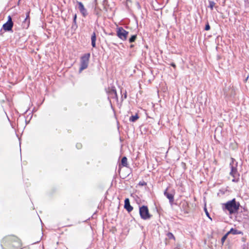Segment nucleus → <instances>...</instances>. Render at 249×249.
Here are the masks:
<instances>
[{
    "label": "nucleus",
    "instance_id": "nucleus-7",
    "mask_svg": "<svg viewBox=\"0 0 249 249\" xmlns=\"http://www.w3.org/2000/svg\"><path fill=\"white\" fill-rule=\"evenodd\" d=\"M44 138H45V130L43 133L42 130H38L37 133L36 140L39 147H41L43 144Z\"/></svg>",
    "mask_w": 249,
    "mask_h": 249
},
{
    "label": "nucleus",
    "instance_id": "nucleus-22",
    "mask_svg": "<svg viewBox=\"0 0 249 249\" xmlns=\"http://www.w3.org/2000/svg\"><path fill=\"white\" fill-rule=\"evenodd\" d=\"M229 234H228V232L225 234L221 238V242L222 244L225 242V240L227 239V236Z\"/></svg>",
    "mask_w": 249,
    "mask_h": 249
},
{
    "label": "nucleus",
    "instance_id": "nucleus-13",
    "mask_svg": "<svg viewBox=\"0 0 249 249\" xmlns=\"http://www.w3.org/2000/svg\"><path fill=\"white\" fill-rule=\"evenodd\" d=\"M228 234H232L233 235L236 234H243L242 231H238L235 229L231 228L229 231L228 232Z\"/></svg>",
    "mask_w": 249,
    "mask_h": 249
},
{
    "label": "nucleus",
    "instance_id": "nucleus-25",
    "mask_svg": "<svg viewBox=\"0 0 249 249\" xmlns=\"http://www.w3.org/2000/svg\"><path fill=\"white\" fill-rule=\"evenodd\" d=\"M76 147H77V149H80L82 148V145L81 143H77L76 145Z\"/></svg>",
    "mask_w": 249,
    "mask_h": 249
},
{
    "label": "nucleus",
    "instance_id": "nucleus-8",
    "mask_svg": "<svg viewBox=\"0 0 249 249\" xmlns=\"http://www.w3.org/2000/svg\"><path fill=\"white\" fill-rule=\"evenodd\" d=\"M13 26V22L12 18L10 16L8 17V21L3 25V29L5 31H10L12 30Z\"/></svg>",
    "mask_w": 249,
    "mask_h": 249
},
{
    "label": "nucleus",
    "instance_id": "nucleus-18",
    "mask_svg": "<svg viewBox=\"0 0 249 249\" xmlns=\"http://www.w3.org/2000/svg\"><path fill=\"white\" fill-rule=\"evenodd\" d=\"M139 118V116L137 114L135 115L131 116L129 118V121L132 122H135Z\"/></svg>",
    "mask_w": 249,
    "mask_h": 249
},
{
    "label": "nucleus",
    "instance_id": "nucleus-16",
    "mask_svg": "<svg viewBox=\"0 0 249 249\" xmlns=\"http://www.w3.org/2000/svg\"><path fill=\"white\" fill-rule=\"evenodd\" d=\"M127 158L125 157H124L121 160V164L124 167H127Z\"/></svg>",
    "mask_w": 249,
    "mask_h": 249
},
{
    "label": "nucleus",
    "instance_id": "nucleus-19",
    "mask_svg": "<svg viewBox=\"0 0 249 249\" xmlns=\"http://www.w3.org/2000/svg\"><path fill=\"white\" fill-rule=\"evenodd\" d=\"M136 38H137L136 35H132L131 36V37L129 39V42L130 43H132V42H134L135 41Z\"/></svg>",
    "mask_w": 249,
    "mask_h": 249
},
{
    "label": "nucleus",
    "instance_id": "nucleus-26",
    "mask_svg": "<svg viewBox=\"0 0 249 249\" xmlns=\"http://www.w3.org/2000/svg\"><path fill=\"white\" fill-rule=\"evenodd\" d=\"M124 98V99H126L127 98V94H126V91H125V92L124 93V96L123 97V96H122V98Z\"/></svg>",
    "mask_w": 249,
    "mask_h": 249
},
{
    "label": "nucleus",
    "instance_id": "nucleus-4",
    "mask_svg": "<svg viewBox=\"0 0 249 249\" xmlns=\"http://www.w3.org/2000/svg\"><path fill=\"white\" fill-rule=\"evenodd\" d=\"M90 56V53H87L81 56L80 58V67L79 70V72H81L84 70L88 68Z\"/></svg>",
    "mask_w": 249,
    "mask_h": 249
},
{
    "label": "nucleus",
    "instance_id": "nucleus-21",
    "mask_svg": "<svg viewBox=\"0 0 249 249\" xmlns=\"http://www.w3.org/2000/svg\"><path fill=\"white\" fill-rule=\"evenodd\" d=\"M167 236L169 239H174L175 240V237H174V235L171 232H168L167 234Z\"/></svg>",
    "mask_w": 249,
    "mask_h": 249
},
{
    "label": "nucleus",
    "instance_id": "nucleus-15",
    "mask_svg": "<svg viewBox=\"0 0 249 249\" xmlns=\"http://www.w3.org/2000/svg\"><path fill=\"white\" fill-rule=\"evenodd\" d=\"M76 18H77V15L76 14H75L73 16V23L72 25V28H77L78 26L76 23Z\"/></svg>",
    "mask_w": 249,
    "mask_h": 249
},
{
    "label": "nucleus",
    "instance_id": "nucleus-10",
    "mask_svg": "<svg viewBox=\"0 0 249 249\" xmlns=\"http://www.w3.org/2000/svg\"><path fill=\"white\" fill-rule=\"evenodd\" d=\"M77 3L78 5V8L80 12H81L82 15L83 16V17H85L87 15L88 13H87V11L84 7L83 4L80 1H77Z\"/></svg>",
    "mask_w": 249,
    "mask_h": 249
},
{
    "label": "nucleus",
    "instance_id": "nucleus-6",
    "mask_svg": "<svg viewBox=\"0 0 249 249\" xmlns=\"http://www.w3.org/2000/svg\"><path fill=\"white\" fill-rule=\"evenodd\" d=\"M128 34L129 32L125 30L122 27L117 28L116 35L117 36L123 41L126 40Z\"/></svg>",
    "mask_w": 249,
    "mask_h": 249
},
{
    "label": "nucleus",
    "instance_id": "nucleus-20",
    "mask_svg": "<svg viewBox=\"0 0 249 249\" xmlns=\"http://www.w3.org/2000/svg\"><path fill=\"white\" fill-rule=\"evenodd\" d=\"M209 7L212 10H213V7L215 5V2L213 1H209Z\"/></svg>",
    "mask_w": 249,
    "mask_h": 249
},
{
    "label": "nucleus",
    "instance_id": "nucleus-9",
    "mask_svg": "<svg viewBox=\"0 0 249 249\" xmlns=\"http://www.w3.org/2000/svg\"><path fill=\"white\" fill-rule=\"evenodd\" d=\"M107 92L108 94V98H113V99H117V92L115 88H108L107 90Z\"/></svg>",
    "mask_w": 249,
    "mask_h": 249
},
{
    "label": "nucleus",
    "instance_id": "nucleus-27",
    "mask_svg": "<svg viewBox=\"0 0 249 249\" xmlns=\"http://www.w3.org/2000/svg\"><path fill=\"white\" fill-rule=\"evenodd\" d=\"M171 65L173 67H174V68H176V66L175 64V63H171Z\"/></svg>",
    "mask_w": 249,
    "mask_h": 249
},
{
    "label": "nucleus",
    "instance_id": "nucleus-17",
    "mask_svg": "<svg viewBox=\"0 0 249 249\" xmlns=\"http://www.w3.org/2000/svg\"><path fill=\"white\" fill-rule=\"evenodd\" d=\"M29 17V13L27 14L26 16V18L24 19V23H23V26L24 27H25V24L27 23V27L29 26V19H28Z\"/></svg>",
    "mask_w": 249,
    "mask_h": 249
},
{
    "label": "nucleus",
    "instance_id": "nucleus-14",
    "mask_svg": "<svg viewBox=\"0 0 249 249\" xmlns=\"http://www.w3.org/2000/svg\"><path fill=\"white\" fill-rule=\"evenodd\" d=\"M91 45L93 48L96 47V36L95 32H93L91 37Z\"/></svg>",
    "mask_w": 249,
    "mask_h": 249
},
{
    "label": "nucleus",
    "instance_id": "nucleus-12",
    "mask_svg": "<svg viewBox=\"0 0 249 249\" xmlns=\"http://www.w3.org/2000/svg\"><path fill=\"white\" fill-rule=\"evenodd\" d=\"M124 207L128 212H130L133 210V207L130 204L129 199L127 198L124 200Z\"/></svg>",
    "mask_w": 249,
    "mask_h": 249
},
{
    "label": "nucleus",
    "instance_id": "nucleus-2",
    "mask_svg": "<svg viewBox=\"0 0 249 249\" xmlns=\"http://www.w3.org/2000/svg\"><path fill=\"white\" fill-rule=\"evenodd\" d=\"M240 206V203L233 198L222 204V209L224 211L227 210L230 214H234L238 211Z\"/></svg>",
    "mask_w": 249,
    "mask_h": 249
},
{
    "label": "nucleus",
    "instance_id": "nucleus-24",
    "mask_svg": "<svg viewBox=\"0 0 249 249\" xmlns=\"http://www.w3.org/2000/svg\"><path fill=\"white\" fill-rule=\"evenodd\" d=\"M210 29V26L209 24V23H208L206 25H205V30L206 31H208Z\"/></svg>",
    "mask_w": 249,
    "mask_h": 249
},
{
    "label": "nucleus",
    "instance_id": "nucleus-11",
    "mask_svg": "<svg viewBox=\"0 0 249 249\" xmlns=\"http://www.w3.org/2000/svg\"><path fill=\"white\" fill-rule=\"evenodd\" d=\"M164 196L169 199V202L172 204L174 202V195L167 192V188L164 192Z\"/></svg>",
    "mask_w": 249,
    "mask_h": 249
},
{
    "label": "nucleus",
    "instance_id": "nucleus-23",
    "mask_svg": "<svg viewBox=\"0 0 249 249\" xmlns=\"http://www.w3.org/2000/svg\"><path fill=\"white\" fill-rule=\"evenodd\" d=\"M204 211H205V213H206V215L207 216V217H208L209 218H210L211 220H212V219L211 217V216H210L209 213H208V212L206 208H204Z\"/></svg>",
    "mask_w": 249,
    "mask_h": 249
},
{
    "label": "nucleus",
    "instance_id": "nucleus-28",
    "mask_svg": "<svg viewBox=\"0 0 249 249\" xmlns=\"http://www.w3.org/2000/svg\"><path fill=\"white\" fill-rule=\"evenodd\" d=\"M133 46H134V45H131L130 46V47H131V48H132V47H133Z\"/></svg>",
    "mask_w": 249,
    "mask_h": 249
},
{
    "label": "nucleus",
    "instance_id": "nucleus-3",
    "mask_svg": "<svg viewBox=\"0 0 249 249\" xmlns=\"http://www.w3.org/2000/svg\"><path fill=\"white\" fill-rule=\"evenodd\" d=\"M237 162H236L233 158H231V162L230 165L231 167V172L230 174L233 177L232 181L234 182H238L239 181L240 175L237 169Z\"/></svg>",
    "mask_w": 249,
    "mask_h": 249
},
{
    "label": "nucleus",
    "instance_id": "nucleus-1",
    "mask_svg": "<svg viewBox=\"0 0 249 249\" xmlns=\"http://www.w3.org/2000/svg\"><path fill=\"white\" fill-rule=\"evenodd\" d=\"M1 246L3 249H19L21 247V243L17 237L10 235L3 239Z\"/></svg>",
    "mask_w": 249,
    "mask_h": 249
},
{
    "label": "nucleus",
    "instance_id": "nucleus-5",
    "mask_svg": "<svg viewBox=\"0 0 249 249\" xmlns=\"http://www.w3.org/2000/svg\"><path fill=\"white\" fill-rule=\"evenodd\" d=\"M139 213L142 219L143 220L149 219L152 215L149 213L148 207L143 205L140 207Z\"/></svg>",
    "mask_w": 249,
    "mask_h": 249
}]
</instances>
